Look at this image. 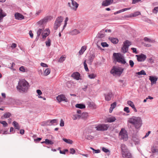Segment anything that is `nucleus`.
Instances as JSON below:
<instances>
[{
    "instance_id": "20",
    "label": "nucleus",
    "mask_w": 158,
    "mask_h": 158,
    "mask_svg": "<svg viewBox=\"0 0 158 158\" xmlns=\"http://www.w3.org/2000/svg\"><path fill=\"white\" fill-rule=\"evenodd\" d=\"M127 104L130 106L133 109L134 112H136L137 110L135 107V105L131 101H128L127 102Z\"/></svg>"
},
{
    "instance_id": "6",
    "label": "nucleus",
    "mask_w": 158,
    "mask_h": 158,
    "mask_svg": "<svg viewBox=\"0 0 158 158\" xmlns=\"http://www.w3.org/2000/svg\"><path fill=\"white\" fill-rule=\"evenodd\" d=\"M123 70L118 67L114 66L110 71V73L114 75H120L122 73Z\"/></svg>"
},
{
    "instance_id": "45",
    "label": "nucleus",
    "mask_w": 158,
    "mask_h": 158,
    "mask_svg": "<svg viewBox=\"0 0 158 158\" xmlns=\"http://www.w3.org/2000/svg\"><path fill=\"white\" fill-rule=\"evenodd\" d=\"M68 20H69L68 18L67 17H66L65 20H64V25L63 26V29H64L65 28V27H66V25L67 23V22L68 21Z\"/></svg>"
},
{
    "instance_id": "50",
    "label": "nucleus",
    "mask_w": 158,
    "mask_h": 158,
    "mask_svg": "<svg viewBox=\"0 0 158 158\" xmlns=\"http://www.w3.org/2000/svg\"><path fill=\"white\" fill-rule=\"evenodd\" d=\"M101 44L103 47H108L109 46V45L106 42L102 43Z\"/></svg>"
},
{
    "instance_id": "49",
    "label": "nucleus",
    "mask_w": 158,
    "mask_h": 158,
    "mask_svg": "<svg viewBox=\"0 0 158 158\" xmlns=\"http://www.w3.org/2000/svg\"><path fill=\"white\" fill-rule=\"evenodd\" d=\"M129 64L131 67V68H132L134 66V63L133 60H130L129 61Z\"/></svg>"
},
{
    "instance_id": "13",
    "label": "nucleus",
    "mask_w": 158,
    "mask_h": 158,
    "mask_svg": "<svg viewBox=\"0 0 158 158\" xmlns=\"http://www.w3.org/2000/svg\"><path fill=\"white\" fill-rule=\"evenodd\" d=\"M50 31L48 29H46L42 33V38L45 39L50 33Z\"/></svg>"
},
{
    "instance_id": "62",
    "label": "nucleus",
    "mask_w": 158,
    "mask_h": 158,
    "mask_svg": "<svg viewBox=\"0 0 158 158\" xmlns=\"http://www.w3.org/2000/svg\"><path fill=\"white\" fill-rule=\"evenodd\" d=\"M131 49L132 50L133 52L135 53L136 54L137 53V52L136 51V48H131Z\"/></svg>"
},
{
    "instance_id": "52",
    "label": "nucleus",
    "mask_w": 158,
    "mask_h": 158,
    "mask_svg": "<svg viewBox=\"0 0 158 158\" xmlns=\"http://www.w3.org/2000/svg\"><path fill=\"white\" fill-rule=\"evenodd\" d=\"M140 14V13L139 12H136L134 13L132 15V17H135Z\"/></svg>"
},
{
    "instance_id": "10",
    "label": "nucleus",
    "mask_w": 158,
    "mask_h": 158,
    "mask_svg": "<svg viewBox=\"0 0 158 158\" xmlns=\"http://www.w3.org/2000/svg\"><path fill=\"white\" fill-rule=\"evenodd\" d=\"M71 1L72 2L71 5L70 4V3L69 2L68 3L69 6L70 7L71 9L75 11H76L79 5L76 2L74 1V0H71Z\"/></svg>"
},
{
    "instance_id": "16",
    "label": "nucleus",
    "mask_w": 158,
    "mask_h": 158,
    "mask_svg": "<svg viewBox=\"0 0 158 158\" xmlns=\"http://www.w3.org/2000/svg\"><path fill=\"white\" fill-rule=\"evenodd\" d=\"M136 56L137 57V60L138 61H144L146 58V56L143 54H141L140 55H136Z\"/></svg>"
},
{
    "instance_id": "35",
    "label": "nucleus",
    "mask_w": 158,
    "mask_h": 158,
    "mask_svg": "<svg viewBox=\"0 0 158 158\" xmlns=\"http://www.w3.org/2000/svg\"><path fill=\"white\" fill-rule=\"evenodd\" d=\"M66 56L65 55L62 56L59 59L58 62L60 63H62L64 61L65 59Z\"/></svg>"
},
{
    "instance_id": "25",
    "label": "nucleus",
    "mask_w": 158,
    "mask_h": 158,
    "mask_svg": "<svg viewBox=\"0 0 158 158\" xmlns=\"http://www.w3.org/2000/svg\"><path fill=\"white\" fill-rule=\"evenodd\" d=\"M116 106V103L115 102H114L110 105V107L109 109V112L110 113H112L114 109Z\"/></svg>"
},
{
    "instance_id": "17",
    "label": "nucleus",
    "mask_w": 158,
    "mask_h": 158,
    "mask_svg": "<svg viewBox=\"0 0 158 158\" xmlns=\"http://www.w3.org/2000/svg\"><path fill=\"white\" fill-rule=\"evenodd\" d=\"M113 2V0H105L103 1L102 3V6H107L111 4Z\"/></svg>"
},
{
    "instance_id": "36",
    "label": "nucleus",
    "mask_w": 158,
    "mask_h": 158,
    "mask_svg": "<svg viewBox=\"0 0 158 158\" xmlns=\"http://www.w3.org/2000/svg\"><path fill=\"white\" fill-rule=\"evenodd\" d=\"M94 56L93 55H91L89 57V59L88 61L89 62V63L90 64L93 61L94 59Z\"/></svg>"
},
{
    "instance_id": "55",
    "label": "nucleus",
    "mask_w": 158,
    "mask_h": 158,
    "mask_svg": "<svg viewBox=\"0 0 158 158\" xmlns=\"http://www.w3.org/2000/svg\"><path fill=\"white\" fill-rule=\"evenodd\" d=\"M124 111L127 113H129L130 112L129 107H126L124 108Z\"/></svg>"
},
{
    "instance_id": "46",
    "label": "nucleus",
    "mask_w": 158,
    "mask_h": 158,
    "mask_svg": "<svg viewBox=\"0 0 158 158\" xmlns=\"http://www.w3.org/2000/svg\"><path fill=\"white\" fill-rule=\"evenodd\" d=\"M158 12V6L155 7L152 10V12L153 13L157 14Z\"/></svg>"
},
{
    "instance_id": "48",
    "label": "nucleus",
    "mask_w": 158,
    "mask_h": 158,
    "mask_svg": "<svg viewBox=\"0 0 158 158\" xmlns=\"http://www.w3.org/2000/svg\"><path fill=\"white\" fill-rule=\"evenodd\" d=\"M90 79L94 78L96 77V75L93 73L91 74L88 75Z\"/></svg>"
},
{
    "instance_id": "51",
    "label": "nucleus",
    "mask_w": 158,
    "mask_h": 158,
    "mask_svg": "<svg viewBox=\"0 0 158 158\" xmlns=\"http://www.w3.org/2000/svg\"><path fill=\"white\" fill-rule=\"evenodd\" d=\"M133 141L135 142L136 144H138L139 143V139H136L135 137H133L132 138Z\"/></svg>"
},
{
    "instance_id": "28",
    "label": "nucleus",
    "mask_w": 158,
    "mask_h": 158,
    "mask_svg": "<svg viewBox=\"0 0 158 158\" xmlns=\"http://www.w3.org/2000/svg\"><path fill=\"white\" fill-rule=\"evenodd\" d=\"M121 149L122 150V153L125 151H129L128 150L127 148L126 145L124 144H122L121 146Z\"/></svg>"
},
{
    "instance_id": "2",
    "label": "nucleus",
    "mask_w": 158,
    "mask_h": 158,
    "mask_svg": "<svg viewBox=\"0 0 158 158\" xmlns=\"http://www.w3.org/2000/svg\"><path fill=\"white\" fill-rule=\"evenodd\" d=\"M52 19L51 16H48L44 18L38 22V24L41 26L37 31V38H39L40 35L43 31L45 28L44 24L48 21Z\"/></svg>"
},
{
    "instance_id": "61",
    "label": "nucleus",
    "mask_w": 158,
    "mask_h": 158,
    "mask_svg": "<svg viewBox=\"0 0 158 158\" xmlns=\"http://www.w3.org/2000/svg\"><path fill=\"white\" fill-rule=\"evenodd\" d=\"M37 93L39 95H41L42 94L41 91L40 89H37L36 90Z\"/></svg>"
},
{
    "instance_id": "44",
    "label": "nucleus",
    "mask_w": 158,
    "mask_h": 158,
    "mask_svg": "<svg viewBox=\"0 0 158 158\" xmlns=\"http://www.w3.org/2000/svg\"><path fill=\"white\" fill-rule=\"evenodd\" d=\"M11 115V114L10 113H6L4 114V117L5 118H9Z\"/></svg>"
},
{
    "instance_id": "7",
    "label": "nucleus",
    "mask_w": 158,
    "mask_h": 158,
    "mask_svg": "<svg viewBox=\"0 0 158 158\" xmlns=\"http://www.w3.org/2000/svg\"><path fill=\"white\" fill-rule=\"evenodd\" d=\"M63 20V18L62 16L57 17L54 23V28L55 30H56L60 26L61 23Z\"/></svg>"
},
{
    "instance_id": "26",
    "label": "nucleus",
    "mask_w": 158,
    "mask_h": 158,
    "mask_svg": "<svg viewBox=\"0 0 158 158\" xmlns=\"http://www.w3.org/2000/svg\"><path fill=\"white\" fill-rule=\"evenodd\" d=\"M45 143L46 144H51L52 145L53 144V142L51 140H49L48 139H46L44 141L41 142V143Z\"/></svg>"
},
{
    "instance_id": "18",
    "label": "nucleus",
    "mask_w": 158,
    "mask_h": 158,
    "mask_svg": "<svg viewBox=\"0 0 158 158\" xmlns=\"http://www.w3.org/2000/svg\"><path fill=\"white\" fill-rule=\"evenodd\" d=\"M80 33L79 30L77 29H74L73 30L70 31L69 32V34L72 35H77Z\"/></svg>"
},
{
    "instance_id": "42",
    "label": "nucleus",
    "mask_w": 158,
    "mask_h": 158,
    "mask_svg": "<svg viewBox=\"0 0 158 158\" xmlns=\"http://www.w3.org/2000/svg\"><path fill=\"white\" fill-rule=\"evenodd\" d=\"M136 74L138 75H146V73L143 70H142L139 72H137L136 73Z\"/></svg>"
},
{
    "instance_id": "53",
    "label": "nucleus",
    "mask_w": 158,
    "mask_h": 158,
    "mask_svg": "<svg viewBox=\"0 0 158 158\" xmlns=\"http://www.w3.org/2000/svg\"><path fill=\"white\" fill-rule=\"evenodd\" d=\"M130 9H131V8H126L123 9L121 10H119V12L120 13L122 12H123L127 10H129Z\"/></svg>"
},
{
    "instance_id": "9",
    "label": "nucleus",
    "mask_w": 158,
    "mask_h": 158,
    "mask_svg": "<svg viewBox=\"0 0 158 158\" xmlns=\"http://www.w3.org/2000/svg\"><path fill=\"white\" fill-rule=\"evenodd\" d=\"M131 45V42L128 40H126L123 43V46L122 48V52L123 53L126 52L128 50L129 46Z\"/></svg>"
},
{
    "instance_id": "24",
    "label": "nucleus",
    "mask_w": 158,
    "mask_h": 158,
    "mask_svg": "<svg viewBox=\"0 0 158 158\" xmlns=\"http://www.w3.org/2000/svg\"><path fill=\"white\" fill-rule=\"evenodd\" d=\"M105 35V32L103 30H102L98 34L97 36L99 38H102L104 37Z\"/></svg>"
},
{
    "instance_id": "3",
    "label": "nucleus",
    "mask_w": 158,
    "mask_h": 158,
    "mask_svg": "<svg viewBox=\"0 0 158 158\" xmlns=\"http://www.w3.org/2000/svg\"><path fill=\"white\" fill-rule=\"evenodd\" d=\"M128 122L134 125L136 128H140L142 125V120L139 117H133L129 119Z\"/></svg>"
},
{
    "instance_id": "60",
    "label": "nucleus",
    "mask_w": 158,
    "mask_h": 158,
    "mask_svg": "<svg viewBox=\"0 0 158 158\" xmlns=\"http://www.w3.org/2000/svg\"><path fill=\"white\" fill-rule=\"evenodd\" d=\"M141 0H133L132 4H135L140 2Z\"/></svg>"
},
{
    "instance_id": "56",
    "label": "nucleus",
    "mask_w": 158,
    "mask_h": 158,
    "mask_svg": "<svg viewBox=\"0 0 158 158\" xmlns=\"http://www.w3.org/2000/svg\"><path fill=\"white\" fill-rule=\"evenodd\" d=\"M102 150L103 151H104V152L106 153H107L108 152H110V151L108 149H106V148L104 147H103L102 148Z\"/></svg>"
},
{
    "instance_id": "23",
    "label": "nucleus",
    "mask_w": 158,
    "mask_h": 158,
    "mask_svg": "<svg viewBox=\"0 0 158 158\" xmlns=\"http://www.w3.org/2000/svg\"><path fill=\"white\" fill-rule=\"evenodd\" d=\"M58 123V120L57 119H54L50 120H48L47 122V124L49 126H50L53 125L54 123Z\"/></svg>"
},
{
    "instance_id": "57",
    "label": "nucleus",
    "mask_w": 158,
    "mask_h": 158,
    "mask_svg": "<svg viewBox=\"0 0 158 158\" xmlns=\"http://www.w3.org/2000/svg\"><path fill=\"white\" fill-rule=\"evenodd\" d=\"M60 125L61 127H63L64 126V122L62 119H61L60 120Z\"/></svg>"
},
{
    "instance_id": "29",
    "label": "nucleus",
    "mask_w": 158,
    "mask_h": 158,
    "mask_svg": "<svg viewBox=\"0 0 158 158\" xmlns=\"http://www.w3.org/2000/svg\"><path fill=\"white\" fill-rule=\"evenodd\" d=\"M86 47L85 46H82L81 49L79 51V54L81 55L86 50Z\"/></svg>"
},
{
    "instance_id": "4",
    "label": "nucleus",
    "mask_w": 158,
    "mask_h": 158,
    "mask_svg": "<svg viewBox=\"0 0 158 158\" xmlns=\"http://www.w3.org/2000/svg\"><path fill=\"white\" fill-rule=\"evenodd\" d=\"M119 137L121 139L127 141L128 138V135L126 131L124 128H122L119 133Z\"/></svg>"
},
{
    "instance_id": "32",
    "label": "nucleus",
    "mask_w": 158,
    "mask_h": 158,
    "mask_svg": "<svg viewBox=\"0 0 158 158\" xmlns=\"http://www.w3.org/2000/svg\"><path fill=\"white\" fill-rule=\"evenodd\" d=\"M110 39L112 43L115 44L118 43V39L116 38H111Z\"/></svg>"
},
{
    "instance_id": "39",
    "label": "nucleus",
    "mask_w": 158,
    "mask_h": 158,
    "mask_svg": "<svg viewBox=\"0 0 158 158\" xmlns=\"http://www.w3.org/2000/svg\"><path fill=\"white\" fill-rule=\"evenodd\" d=\"M47 41L45 42V43L46 46L49 47L51 44V40L48 38Z\"/></svg>"
},
{
    "instance_id": "21",
    "label": "nucleus",
    "mask_w": 158,
    "mask_h": 158,
    "mask_svg": "<svg viewBox=\"0 0 158 158\" xmlns=\"http://www.w3.org/2000/svg\"><path fill=\"white\" fill-rule=\"evenodd\" d=\"M151 151L153 153H158V145L157 144H154L152 148Z\"/></svg>"
},
{
    "instance_id": "63",
    "label": "nucleus",
    "mask_w": 158,
    "mask_h": 158,
    "mask_svg": "<svg viewBox=\"0 0 158 158\" xmlns=\"http://www.w3.org/2000/svg\"><path fill=\"white\" fill-rule=\"evenodd\" d=\"M89 106L90 107H94L95 106V105L93 102H90Z\"/></svg>"
},
{
    "instance_id": "47",
    "label": "nucleus",
    "mask_w": 158,
    "mask_h": 158,
    "mask_svg": "<svg viewBox=\"0 0 158 158\" xmlns=\"http://www.w3.org/2000/svg\"><path fill=\"white\" fill-rule=\"evenodd\" d=\"M0 123L2 124L4 127H7L8 125L7 123L5 121H0Z\"/></svg>"
},
{
    "instance_id": "59",
    "label": "nucleus",
    "mask_w": 158,
    "mask_h": 158,
    "mask_svg": "<svg viewBox=\"0 0 158 158\" xmlns=\"http://www.w3.org/2000/svg\"><path fill=\"white\" fill-rule=\"evenodd\" d=\"M40 65L42 66L43 67H48V66L46 64L43 63H41Z\"/></svg>"
},
{
    "instance_id": "19",
    "label": "nucleus",
    "mask_w": 158,
    "mask_h": 158,
    "mask_svg": "<svg viewBox=\"0 0 158 158\" xmlns=\"http://www.w3.org/2000/svg\"><path fill=\"white\" fill-rule=\"evenodd\" d=\"M15 18L19 20H21L24 19V16L19 13H16L15 15Z\"/></svg>"
},
{
    "instance_id": "33",
    "label": "nucleus",
    "mask_w": 158,
    "mask_h": 158,
    "mask_svg": "<svg viewBox=\"0 0 158 158\" xmlns=\"http://www.w3.org/2000/svg\"><path fill=\"white\" fill-rule=\"evenodd\" d=\"M63 140L64 141L67 143L72 144L73 143L72 140L70 139L63 138Z\"/></svg>"
},
{
    "instance_id": "30",
    "label": "nucleus",
    "mask_w": 158,
    "mask_h": 158,
    "mask_svg": "<svg viewBox=\"0 0 158 158\" xmlns=\"http://www.w3.org/2000/svg\"><path fill=\"white\" fill-rule=\"evenodd\" d=\"M107 120V122L111 123L115 121L116 120V119L115 117H112L108 118Z\"/></svg>"
},
{
    "instance_id": "11",
    "label": "nucleus",
    "mask_w": 158,
    "mask_h": 158,
    "mask_svg": "<svg viewBox=\"0 0 158 158\" xmlns=\"http://www.w3.org/2000/svg\"><path fill=\"white\" fill-rule=\"evenodd\" d=\"M56 98L59 102H67L68 101V99L65 97V96L63 94L58 95L56 97Z\"/></svg>"
},
{
    "instance_id": "8",
    "label": "nucleus",
    "mask_w": 158,
    "mask_h": 158,
    "mask_svg": "<svg viewBox=\"0 0 158 158\" xmlns=\"http://www.w3.org/2000/svg\"><path fill=\"white\" fill-rule=\"evenodd\" d=\"M109 127L107 124H100L96 126L95 128L98 131H103L107 130Z\"/></svg>"
},
{
    "instance_id": "38",
    "label": "nucleus",
    "mask_w": 158,
    "mask_h": 158,
    "mask_svg": "<svg viewBox=\"0 0 158 158\" xmlns=\"http://www.w3.org/2000/svg\"><path fill=\"white\" fill-rule=\"evenodd\" d=\"M155 59V57L153 56L150 58H149V63H150L151 64L154 63Z\"/></svg>"
},
{
    "instance_id": "12",
    "label": "nucleus",
    "mask_w": 158,
    "mask_h": 158,
    "mask_svg": "<svg viewBox=\"0 0 158 158\" xmlns=\"http://www.w3.org/2000/svg\"><path fill=\"white\" fill-rule=\"evenodd\" d=\"M123 158H131V156L129 151L122 153Z\"/></svg>"
},
{
    "instance_id": "27",
    "label": "nucleus",
    "mask_w": 158,
    "mask_h": 158,
    "mask_svg": "<svg viewBox=\"0 0 158 158\" xmlns=\"http://www.w3.org/2000/svg\"><path fill=\"white\" fill-rule=\"evenodd\" d=\"M6 15V14L3 12L2 9H0V22L3 18Z\"/></svg>"
},
{
    "instance_id": "54",
    "label": "nucleus",
    "mask_w": 158,
    "mask_h": 158,
    "mask_svg": "<svg viewBox=\"0 0 158 158\" xmlns=\"http://www.w3.org/2000/svg\"><path fill=\"white\" fill-rule=\"evenodd\" d=\"M70 150V153L71 154H73L75 153V151L73 148H71Z\"/></svg>"
},
{
    "instance_id": "37",
    "label": "nucleus",
    "mask_w": 158,
    "mask_h": 158,
    "mask_svg": "<svg viewBox=\"0 0 158 158\" xmlns=\"http://www.w3.org/2000/svg\"><path fill=\"white\" fill-rule=\"evenodd\" d=\"M13 124L14 127L16 129H17L18 130L19 129V124L17 122L14 121L13 123Z\"/></svg>"
},
{
    "instance_id": "1",
    "label": "nucleus",
    "mask_w": 158,
    "mask_h": 158,
    "mask_svg": "<svg viewBox=\"0 0 158 158\" xmlns=\"http://www.w3.org/2000/svg\"><path fill=\"white\" fill-rule=\"evenodd\" d=\"M30 87L29 83L24 79L20 80L17 88L20 92H26Z\"/></svg>"
},
{
    "instance_id": "40",
    "label": "nucleus",
    "mask_w": 158,
    "mask_h": 158,
    "mask_svg": "<svg viewBox=\"0 0 158 158\" xmlns=\"http://www.w3.org/2000/svg\"><path fill=\"white\" fill-rule=\"evenodd\" d=\"M19 70L22 72H27V70L25 69L24 67L23 66H22L20 67L19 68Z\"/></svg>"
},
{
    "instance_id": "58",
    "label": "nucleus",
    "mask_w": 158,
    "mask_h": 158,
    "mask_svg": "<svg viewBox=\"0 0 158 158\" xmlns=\"http://www.w3.org/2000/svg\"><path fill=\"white\" fill-rule=\"evenodd\" d=\"M68 150L65 149L63 151H61V150H60V154H65V152H68Z\"/></svg>"
},
{
    "instance_id": "5",
    "label": "nucleus",
    "mask_w": 158,
    "mask_h": 158,
    "mask_svg": "<svg viewBox=\"0 0 158 158\" xmlns=\"http://www.w3.org/2000/svg\"><path fill=\"white\" fill-rule=\"evenodd\" d=\"M117 62L123 64H125L126 62L123 56L119 53H114L113 54Z\"/></svg>"
},
{
    "instance_id": "14",
    "label": "nucleus",
    "mask_w": 158,
    "mask_h": 158,
    "mask_svg": "<svg viewBox=\"0 0 158 158\" xmlns=\"http://www.w3.org/2000/svg\"><path fill=\"white\" fill-rule=\"evenodd\" d=\"M113 96V95L111 92H110L105 94V99L107 101H110Z\"/></svg>"
},
{
    "instance_id": "22",
    "label": "nucleus",
    "mask_w": 158,
    "mask_h": 158,
    "mask_svg": "<svg viewBox=\"0 0 158 158\" xmlns=\"http://www.w3.org/2000/svg\"><path fill=\"white\" fill-rule=\"evenodd\" d=\"M71 77L74 79L78 80L80 79V74L78 72L73 73L71 75Z\"/></svg>"
},
{
    "instance_id": "15",
    "label": "nucleus",
    "mask_w": 158,
    "mask_h": 158,
    "mask_svg": "<svg viewBox=\"0 0 158 158\" xmlns=\"http://www.w3.org/2000/svg\"><path fill=\"white\" fill-rule=\"evenodd\" d=\"M157 79V78L156 77L152 76H149V79L151 81V85H153L154 84H156Z\"/></svg>"
},
{
    "instance_id": "43",
    "label": "nucleus",
    "mask_w": 158,
    "mask_h": 158,
    "mask_svg": "<svg viewBox=\"0 0 158 158\" xmlns=\"http://www.w3.org/2000/svg\"><path fill=\"white\" fill-rule=\"evenodd\" d=\"M50 73V69L49 68L46 69L44 71V73L46 76L48 75Z\"/></svg>"
},
{
    "instance_id": "41",
    "label": "nucleus",
    "mask_w": 158,
    "mask_h": 158,
    "mask_svg": "<svg viewBox=\"0 0 158 158\" xmlns=\"http://www.w3.org/2000/svg\"><path fill=\"white\" fill-rule=\"evenodd\" d=\"M86 60H85L84 62V69L86 72H88L89 71L88 68L87 66V65L86 63Z\"/></svg>"
},
{
    "instance_id": "31",
    "label": "nucleus",
    "mask_w": 158,
    "mask_h": 158,
    "mask_svg": "<svg viewBox=\"0 0 158 158\" xmlns=\"http://www.w3.org/2000/svg\"><path fill=\"white\" fill-rule=\"evenodd\" d=\"M75 106L76 107L80 109L85 108V105L81 104H77Z\"/></svg>"
},
{
    "instance_id": "64",
    "label": "nucleus",
    "mask_w": 158,
    "mask_h": 158,
    "mask_svg": "<svg viewBox=\"0 0 158 158\" xmlns=\"http://www.w3.org/2000/svg\"><path fill=\"white\" fill-rule=\"evenodd\" d=\"M29 34L31 38H32L33 37V34L31 31H30L29 32Z\"/></svg>"
},
{
    "instance_id": "34",
    "label": "nucleus",
    "mask_w": 158,
    "mask_h": 158,
    "mask_svg": "<svg viewBox=\"0 0 158 158\" xmlns=\"http://www.w3.org/2000/svg\"><path fill=\"white\" fill-rule=\"evenodd\" d=\"M81 117L80 115L77 114H74L72 117V118L73 120H76L79 119Z\"/></svg>"
}]
</instances>
